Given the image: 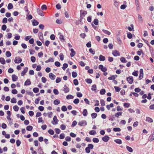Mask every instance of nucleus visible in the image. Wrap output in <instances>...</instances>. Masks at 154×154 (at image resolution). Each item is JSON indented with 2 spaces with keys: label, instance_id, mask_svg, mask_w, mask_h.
<instances>
[{
  "label": "nucleus",
  "instance_id": "nucleus-39",
  "mask_svg": "<svg viewBox=\"0 0 154 154\" xmlns=\"http://www.w3.org/2000/svg\"><path fill=\"white\" fill-rule=\"evenodd\" d=\"M5 55L7 57H9L11 56V54L9 51H7L6 52Z\"/></svg>",
  "mask_w": 154,
  "mask_h": 154
},
{
  "label": "nucleus",
  "instance_id": "nucleus-53",
  "mask_svg": "<svg viewBox=\"0 0 154 154\" xmlns=\"http://www.w3.org/2000/svg\"><path fill=\"white\" fill-rule=\"evenodd\" d=\"M61 110L64 112L66 111L67 110V108L65 106H63L61 107Z\"/></svg>",
  "mask_w": 154,
  "mask_h": 154
},
{
  "label": "nucleus",
  "instance_id": "nucleus-16",
  "mask_svg": "<svg viewBox=\"0 0 154 154\" xmlns=\"http://www.w3.org/2000/svg\"><path fill=\"white\" fill-rule=\"evenodd\" d=\"M105 57L104 56H103L101 54L100 55L99 58V60L100 61H104L105 60Z\"/></svg>",
  "mask_w": 154,
  "mask_h": 154
},
{
  "label": "nucleus",
  "instance_id": "nucleus-36",
  "mask_svg": "<svg viewBox=\"0 0 154 154\" xmlns=\"http://www.w3.org/2000/svg\"><path fill=\"white\" fill-rule=\"evenodd\" d=\"M33 129V127L32 126H28L26 127V129L27 131H30L32 130Z\"/></svg>",
  "mask_w": 154,
  "mask_h": 154
},
{
  "label": "nucleus",
  "instance_id": "nucleus-40",
  "mask_svg": "<svg viewBox=\"0 0 154 154\" xmlns=\"http://www.w3.org/2000/svg\"><path fill=\"white\" fill-rule=\"evenodd\" d=\"M72 77L75 78L77 76V73L76 72L73 71L72 73Z\"/></svg>",
  "mask_w": 154,
  "mask_h": 154
},
{
  "label": "nucleus",
  "instance_id": "nucleus-51",
  "mask_svg": "<svg viewBox=\"0 0 154 154\" xmlns=\"http://www.w3.org/2000/svg\"><path fill=\"white\" fill-rule=\"evenodd\" d=\"M73 83L75 85L77 86L78 85L79 82L77 79H74L73 80Z\"/></svg>",
  "mask_w": 154,
  "mask_h": 154
},
{
  "label": "nucleus",
  "instance_id": "nucleus-32",
  "mask_svg": "<svg viewBox=\"0 0 154 154\" xmlns=\"http://www.w3.org/2000/svg\"><path fill=\"white\" fill-rule=\"evenodd\" d=\"M60 101L58 99H56L54 100V103L55 105H57L60 103Z\"/></svg>",
  "mask_w": 154,
  "mask_h": 154
},
{
  "label": "nucleus",
  "instance_id": "nucleus-12",
  "mask_svg": "<svg viewBox=\"0 0 154 154\" xmlns=\"http://www.w3.org/2000/svg\"><path fill=\"white\" fill-rule=\"evenodd\" d=\"M80 15H82L83 17H85V15L87 14V12L86 11L81 10L80 11Z\"/></svg>",
  "mask_w": 154,
  "mask_h": 154
},
{
  "label": "nucleus",
  "instance_id": "nucleus-21",
  "mask_svg": "<svg viewBox=\"0 0 154 154\" xmlns=\"http://www.w3.org/2000/svg\"><path fill=\"white\" fill-rule=\"evenodd\" d=\"M143 54V56L142 57H143L144 55V53H143V51L142 49H140V51H138L137 52V54L139 56H140L141 55V54Z\"/></svg>",
  "mask_w": 154,
  "mask_h": 154
},
{
  "label": "nucleus",
  "instance_id": "nucleus-50",
  "mask_svg": "<svg viewBox=\"0 0 154 154\" xmlns=\"http://www.w3.org/2000/svg\"><path fill=\"white\" fill-rule=\"evenodd\" d=\"M92 141L94 143H97L99 142V140L98 138H94L93 139Z\"/></svg>",
  "mask_w": 154,
  "mask_h": 154
},
{
  "label": "nucleus",
  "instance_id": "nucleus-41",
  "mask_svg": "<svg viewBox=\"0 0 154 154\" xmlns=\"http://www.w3.org/2000/svg\"><path fill=\"white\" fill-rule=\"evenodd\" d=\"M74 98V96L71 94L68 95L66 96V99L69 100V99H72Z\"/></svg>",
  "mask_w": 154,
  "mask_h": 154
},
{
  "label": "nucleus",
  "instance_id": "nucleus-27",
  "mask_svg": "<svg viewBox=\"0 0 154 154\" xmlns=\"http://www.w3.org/2000/svg\"><path fill=\"white\" fill-rule=\"evenodd\" d=\"M146 121L150 123L153 122V120L151 118L149 117H146Z\"/></svg>",
  "mask_w": 154,
  "mask_h": 154
},
{
  "label": "nucleus",
  "instance_id": "nucleus-17",
  "mask_svg": "<svg viewBox=\"0 0 154 154\" xmlns=\"http://www.w3.org/2000/svg\"><path fill=\"white\" fill-rule=\"evenodd\" d=\"M58 35H60V36L59 37V39L61 41H62V40L63 41H65V39H64V36L61 34V33L60 32H59Z\"/></svg>",
  "mask_w": 154,
  "mask_h": 154
},
{
  "label": "nucleus",
  "instance_id": "nucleus-33",
  "mask_svg": "<svg viewBox=\"0 0 154 154\" xmlns=\"http://www.w3.org/2000/svg\"><path fill=\"white\" fill-rule=\"evenodd\" d=\"M102 31L104 33L108 35H110L111 34L110 32L108 30H106L104 29H103Z\"/></svg>",
  "mask_w": 154,
  "mask_h": 154
},
{
  "label": "nucleus",
  "instance_id": "nucleus-52",
  "mask_svg": "<svg viewBox=\"0 0 154 154\" xmlns=\"http://www.w3.org/2000/svg\"><path fill=\"white\" fill-rule=\"evenodd\" d=\"M65 137V135L64 133L61 134L60 135L59 138L61 139H63Z\"/></svg>",
  "mask_w": 154,
  "mask_h": 154
},
{
  "label": "nucleus",
  "instance_id": "nucleus-6",
  "mask_svg": "<svg viewBox=\"0 0 154 154\" xmlns=\"http://www.w3.org/2000/svg\"><path fill=\"white\" fill-rule=\"evenodd\" d=\"M87 125V122L85 120H82L78 123V125L80 126H86Z\"/></svg>",
  "mask_w": 154,
  "mask_h": 154
},
{
  "label": "nucleus",
  "instance_id": "nucleus-34",
  "mask_svg": "<svg viewBox=\"0 0 154 154\" xmlns=\"http://www.w3.org/2000/svg\"><path fill=\"white\" fill-rule=\"evenodd\" d=\"M54 58L53 59L51 57H50L49 58V59L45 61V63H48L49 62H54Z\"/></svg>",
  "mask_w": 154,
  "mask_h": 154
},
{
  "label": "nucleus",
  "instance_id": "nucleus-57",
  "mask_svg": "<svg viewBox=\"0 0 154 154\" xmlns=\"http://www.w3.org/2000/svg\"><path fill=\"white\" fill-rule=\"evenodd\" d=\"M16 143L17 146L18 147L20 145L21 143V142L18 139L17 140Z\"/></svg>",
  "mask_w": 154,
  "mask_h": 154
},
{
  "label": "nucleus",
  "instance_id": "nucleus-64",
  "mask_svg": "<svg viewBox=\"0 0 154 154\" xmlns=\"http://www.w3.org/2000/svg\"><path fill=\"white\" fill-rule=\"evenodd\" d=\"M60 60L62 61L63 60L64 58V56L63 55V54L62 53H61L60 54Z\"/></svg>",
  "mask_w": 154,
  "mask_h": 154
},
{
  "label": "nucleus",
  "instance_id": "nucleus-30",
  "mask_svg": "<svg viewBox=\"0 0 154 154\" xmlns=\"http://www.w3.org/2000/svg\"><path fill=\"white\" fill-rule=\"evenodd\" d=\"M85 82L88 84H91L92 82V79H87L85 80Z\"/></svg>",
  "mask_w": 154,
  "mask_h": 154
},
{
  "label": "nucleus",
  "instance_id": "nucleus-15",
  "mask_svg": "<svg viewBox=\"0 0 154 154\" xmlns=\"http://www.w3.org/2000/svg\"><path fill=\"white\" fill-rule=\"evenodd\" d=\"M97 89V86L95 84L91 86V90L92 91H95V92H97V91H96Z\"/></svg>",
  "mask_w": 154,
  "mask_h": 154
},
{
  "label": "nucleus",
  "instance_id": "nucleus-35",
  "mask_svg": "<svg viewBox=\"0 0 154 154\" xmlns=\"http://www.w3.org/2000/svg\"><path fill=\"white\" fill-rule=\"evenodd\" d=\"M89 134L91 135H94L96 134V131L95 130H91L89 132Z\"/></svg>",
  "mask_w": 154,
  "mask_h": 154
},
{
  "label": "nucleus",
  "instance_id": "nucleus-24",
  "mask_svg": "<svg viewBox=\"0 0 154 154\" xmlns=\"http://www.w3.org/2000/svg\"><path fill=\"white\" fill-rule=\"evenodd\" d=\"M122 112H118L115 114V116L117 118H118L119 116L122 115Z\"/></svg>",
  "mask_w": 154,
  "mask_h": 154
},
{
  "label": "nucleus",
  "instance_id": "nucleus-10",
  "mask_svg": "<svg viewBox=\"0 0 154 154\" xmlns=\"http://www.w3.org/2000/svg\"><path fill=\"white\" fill-rule=\"evenodd\" d=\"M70 50L71 51L70 53V56L71 57H73L76 54L73 48L71 49Z\"/></svg>",
  "mask_w": 154,
  "mask_h": 154
},
{
  "label": "nucleus",
  "instance_id": "nucleus-8",
  "mask_svg": "<svg viewBox=\"0 0 154 154\" xmlns=\"http://www.w3.org/2000/svg\"><path fill=\"white\" fill-rule=\"evenodd\" d=\"M49 78L52 80H54L56 78V75L52 73H50L49 74Z\"/></svg>",
  "mask_w": 154,
  "mask_h": 154
},
{
  "label": "nucleus",
  "instance_id": "nucleus-62",
  "mask_svg": "<svg viewBox=\"0 0 154 154\" xmlns=\"http://www.w3.org/2000/svg\"><path fill=\"white\" fill-rule=\"evenodd\" d=\"M87 147L90 149H91L93 148L94 145L92 144H89L88 145Z\"/></svg>",
  "mask_w": 154,
  "mask_h": 154
},
{
  "label": "nucleus",
  "instance_id": "nucleus-43",
  "mask_svg": "<svg viewBox=\"0 0 154 154\" xmlns=\"http://www.w3.org/2000/svg\"><path fill=\"white\" fill-rule=\"evenodd\" d=\"M138 19L139 21H140L141 23H142L143 22V19L141 15L139 14H138Z\"/></svg>",
  "mask_w": 154,
  "mask_h": 154
},
{
  "label": "nucleus",
  "instance_id": "nucleus-45",
  "mask_svg": "<svg viewBox=\"0 0 154 154\" xmlns=\"http://www.w3.org/2000/svg\"><path fill=\"white\" fill-rule=\"evenodd\" d=\"M91 116L92 119H95L97 117V114L96 113H93L91 114Z\"/></svg>",
  "mask_w": 154,
  "mask_h": 154
},
{
  "label": "nucleus",
  "instance_id": "nucleus-42",
  "mask_svg": "<svg viewBox=\"0 0 154 154\" xmlns=\"http://www.w3.org/2000/svg\"><path fill=\"white\" fill-rule=\"evenodd\" d=\"M113 130L115 132H119L121 131V129L119 128H113Z\"/></svg>",
  "mask_w": 154,
  "mask_h": 154
},
{
  "label": "nucleus",
  "instance_id": "nucleus-14",
  "mask_svg": "<svg viewBox=\"0 0 154 154\" xmlns=\"http://www.w3.org/2000/svg\"><path fill=\"white\" fill-rule=\"evenodd\" d=\"M31 82L29 79H27L26 80L25 82L24 85H31Z\"/></svg>",
  "mask_w": 154,
  "mask_h": 154
},
{
  "label": "nucleus",
  "instance_id": "nucleus-11",
  "mask_svg": "<svg viewBox=\"0 0 154 154\" xmlns=\"http://www.w3.org/2000/svg\"><path fill=\"white\" fill-rule=\"evenodd\" d=\"M12 80L13 82L16 81L18 79V77L15 74H13L12 75Z\"/></svg>",
  "mask_w": 154,
  "mask_h": 154
},
{
  "label": "nucleus",
  "instance_id": "nucleus-37",
  "mask_svg": "<svg viewBox=\"0 0 154 154\" xmlns=\"http://www.w3.org/2000/svg\"><path fill=\"white\" fill-rule=\"evenodd\" d=\"M68 65L66 63H64L63 64L62 68L63 70H65L68 67Z\"/></svg>",
  "mask_w": 154,
  "mask_h": 154
},
{
  "label": "nucleus",
  "instance_id": "nucleus-31",
  "mask_svg": "<svg viewBox=\"0 0 154 154\" xmlns=\"http://www.w3.org/2000/svg\"><path fill=\"white\" fill-rule=\"evenodd\" d=\"M120 61L122 63H126L127 62V60L125 58L123 57H122L120 59Z\"/></svg>",
  "mask_w": 154,
  "mask_h": 154
},
{
  "label": "nucleus",
  "instance_id": "nucleus-60",
  "mask_svg": "<svg viewBox=\"0 0 154 154\" xmlns=\"http://www.w3.org/2000/svg\"><path fill=\"white\" fill-rule=\"evenodd\" d=\"M127 5L125 4H123L120 6V8L121 9L124 10L127 7Z\"/></svg>",
  "mask_w": 154,
  "mask_h": 154
},
{
  "label": "nucleus",
  "instance_id": "nucleus-54",
  "mask_svg": "<svg viewBox=\"0 0 154 154\" xmlns=\"http://www.w3.org/2000/svg\"><path fill=\"white\" fill-rule=\"evenodd\" d=\"M114 88L115 89V91L116 92H119L121 90V88L117 86H114Z\"/></svg>",
  "mask_w": 154,
  "mask_h": 154
},
{
  "label": "nucleus",
  "instance_id": "nucleus-26",
  "mask_svg": "<svg viewBox=\"0 0 154 154\" xmlns=\"http://www.w3.org/2000/svg\"><path fill=\"white\" fill-rule=\"evenodd\" d=\"M127 36L128 38L130 39L132 38L133 37L131 33L128 32L127 33Z\"/></svg>",
  "mask_w": 154,
  "mask_h": 154
},
{
  "label": "nucleus",
  "instance_id": "nucleus-28",
  "mask_svg": "<svg viewBox=\"0 0 154 154\" xmlns=\"http://www.w3.org/2000/svg\"><path fill=\"white\" fill-rule=\"evenodd\" d=\"M126 149L128 151L130 152H132L133 151V149L132 148L128 146H127L126 147Z\"/></svg>",
  "mask_w": 154,
  "mask_h": 154
},
{
  "label": "nucleus",
  "instance_id": "nucleus-63",
  "mask_svg": "<svg viewBox=\"0 0 154 154\" xmlns=\"http://www.w3.org/2000/svg\"><path fill=\"white\" fill-rule=\"evenodd\" d=\"M130 106V104L128 103H125L124 104V106L125 108H128Z\"/></svg>",
  "mask_w": 154,
  "mask_h": 154
},
{
  "label": "nucleus",
  "instance_id": "nucleus-61",
  "mask_svg": "<svg viewBox=\"0 0 154 154\" xmlns=\"http://www.w3.org/2000/svg\"><path fill=\"white\" fill-rule=\"evenodd\" d=\"M48 133L51 135H53L54 134V131L51 129H49L48 131Z\"/></svg>",
  "mask_w": 154,
  "mask_h": 154
},
{
  "label": "nucleus",
  "instance_id": "nucleus-55",
  "mask_svg": "<svg viewBox=\"0 0 154 154\" xmlns=\"http://www.w3.org/2000/svg\"><path fill=\"white\" fill-rule=\"evenodd\" d=\"M30 60L32 63H34L35 62L36 58L35 57L32 56L31 57Z\"/></svg>",
  "mask_w": 154,
  "mask_h": 154
},
{
  "label": "nucleus",
  "instance_id": "nucleus-47",
  "mask_svg": "<svg viewBox=\"0 0 154 154\" xmlns=\"http://www.w3.org/2000/svg\"><path fill=\"white\" fill-rule=\"evenodd\" d=\"M106 93V90L104 89H102L100 91V94L101 95H103Z\"/></svg>",
  "mask_w": 154,
  "mask_h": 154
},
{
  "label": "nucleus",
  "instance_id": "nucleus-46",
  "mask_svg": "<svg viewBox=\"0 0 154 154\" xmlns=\"http://www.w3.org/2000/svg\"><path fill=\"white\" fill-rule=\"evenodd\" d=\"M79 100L78 98L75 99L73 101V103L75 104H78L79 103Z\"/></svg>",
  "mask_w": 154,
  "mask_h": 154
},
{
  "label": "nucleus",
  "instance_id": "nucleus-1",
  "mask_svg": "<svg viewBox=\"0 0 154 154\" xmlns=\"http://www.w3.org/2000/svg\"><path fill=\"white\" fill-rule=\"evenodd\" d=\"M126 80L130 84H132L134 81L133 78L132 76H130L126 78Z\"/></svg>",
  "mask_w": 154,
  "mask_h": 154
},
{
  "label": "nucleus",
  "instance_id": "nucleus-49",
  "mask_svg": "<svg viewBox=\"0 0 154 154\" xmlns=\"http://www.w3.org/2000/svg\"><path fill=\"white\" fill-rule=\"evenodd\" d=\"M29 14V13H28L27 15V17H26V18L29 20H30L32 19V16L31 14Z\"/></svg>",
  "mask_w": 154,
  "mask_h": 154
},
{
  "label": "nucleus",
  "instance_id": "nucleus-56",
  "mask_svg": "<svg viewBox=\"0 0 154 154\" xmlns=\"http://www.w3.org/2000/svg\"><path fill=\"white\" fill-rule=\"evenodd\" d=\"M138 71H134L132 73V75L135 76H137L138 75Z\"/></svg>",
  "mask_w": 154,
  "mask_h": 154
},
{
  "label": "nucleus",
  "instance_id": "nucleus-13",
  "mask_svg": "<svg viewBox=\"0 0 154 154\" xmlns=\"http://www.w3.org/2000/svg\"><path fill=\"white\" fill-rule=\"evenodd\" d=\"M39 24V22L36 20L34 19L32 22V24L33 26H36Z\"/></svg>",
  "mask_w": 154,
  "mask_h": 154
},
{
  "label": "nucleus",
  "instance_id": "nucleus-4",
  "mask_svg": "<svg viewBox=\"0 0 154 154\" xmlns=\"http://www.w3.org/2000/svg\"><path fill=\"white\" fill-rule=\"evenodd\" d=\"M110 137L107 135H106L102 138V140L104 142H107L109 140Z\"/></svg>",
  "mask_w": 154,
  "mask_h": 154
},
{
  "label": "nucleus",
  "instance_id": "nucleus-18",
  "mask_svg": "<svg viewBox=\"0 0 154 154\" xmlns=\"http://www.w3.org/2000/svg\"><path fill=\"white\" fill-rule=\"evenodd\" d=\"M130 26L131 27L128 26V30L130 31H134V26L133 24H131L130 25Z\"/></svg>",
  "mask_w": 154,
  "mask_h": 154
},
{
  "label": "nucleus",
  "instance_id": "nucleus-3",
  "mask_svg": "<svg viewBox=\"0 0 154 154\" xmlns=\"http://www.w3.org/2000/svg\"><path fill=\"white\" fill-rule=\"evenodd\" d=\"M53 120L54 122V123L52 121L51 122V123L54 125H57L58 123V122L59 121L57 119V116H54L53 118Z\"/></svg>",
  "mask_w": 154,
  "mask_h": 154
},
{
  "label": "nucleus",
  "instance_id": "nucleus-20",
  "mask_svg": "<svg viewBox=\"0 0 154 154\" xmlns=\"http://www.w3.org/2000/svg\"><path fill=\"white\" fill-rule=\"evenodd\" d=\"M0 62L2 64H5L6 63L5 60L3 57L0 58Z\"/></svg>",
  "mask_w": 154,
  "mask_h": 154
},
{
  "label": "nucleus",
  "instance_id": "nucleus-19",
  "mask_svg": "<svg viewBox=\"0 0 154 154\" xmlns=\"http://www.w3.org/2000/svg\"><path fill=\"white\" fill-rule=\"evenodd\" d=\"M117 36V39L118 41V42L119 43V44H122V41L121 40L119 36V34H117L116 35Z\"/></svg>",
  "mask_w": 154,
  "mask_h": 154
},
{
  "label": "nucleus",
  "instance_id": "nucleus-38",
  "mask_svg": "<svg viewBox=\"0 0 154 154\" xmlns=\"http://www.w3.org/2000/svg\"><path fill=\"white\" fill-rule=\"evenodd\" d=\"M11 102L12 103H16L17 102V99L15 97H13L11 98Z\"/></svg>",
  "mask_w": 154,
  "mask_h": 154
},
{
  "label": "nucleus",
  "instance_id": "nucleus-58",
  "mask_svg": "<svg viewBox=\"0 0 154 154\" xmlns=\"http://www.w3.org/2000/svg\"><path fill=\"white\" fill-rule=\"evenodd\" d=\"M54 65L55 66H57V67H60V66L61 64L60 62L58 61H56L54 63Z\"/></svg>",
  "mask_w": 154,
  "mask_h": 154
},
{
  "label": "nucleus",
  "instance_id": "nucleus-5",
  "mask_svg": "<svg viewBox=\"0 0 154 154\" xmlns=\"http://www.w3.org/2000/svg\"><path fill=\"white\" fill-rule=\"evenodd\" d=\"M112 54L115 57L120 56V55L119 52L116 50L112 51Z\"/></svg>",
  "mask_w": 154,
  "mask_h": 154
},
{
  "label": "nucleus",
  "instance_id": "nucleus-23",
  "mask_svg": "<svg viewBox=\"0 0 154 154\" xmlns=\"http://www.w3.org/2000/svg\"><path fill=\"white\" fill-rule=\"evenodd\" d=\"M13 8V4L11 3H9L8 4V9L9 10L12 9Z\"/></svg>",
  "mask_w": 154,
  "mask_h": 154
},
{
  "label": "nucleus",
  "instance_id": "nucleus-9",
  "mask_svg": "<svg viewBox=\"0 0 154 154\" xmlns=\"http://www.w3.org/2000/svg\"><path fill=\"white\" fill-rule=\"evenodd\" d=\"M37 12L38 14L42 17L44 16L43 12L39 8H38L37 9Z\"/></svg>",
  "mask_w": 154,
  "mask_h": 154
},
{
  "label": "nucleus",
  "instance_id": "nucleus-29",
  "mask_svg": "<svg viewBox=\"0 0 154 154\" xmlns=\"http://www.w3.org/2000/svg\"><path fill=\"white\" fill-rule=\"evenodd\" d=\"M38 36L40 40H41L42 38V39H43V34L42 32H39L38 33Z\"/></svg>",
  "mask_w": 154,
  "mask_h": 154
},
{
  "label": "nucleus",
  "instance_id": "nucleus-22",
  "mask_svg": "<svg viewBox=\"0 0 154 154\" xmlns=\"http://www.w3.org/2000/svg\"><path fill=\"white\" fill-rule=\"evenodd\" d=\"M114 142L119 144H120L122 143V141L121 139H117L114 140Z\"/></svg>",
  "mask_w": 154,
  "mask_h": 154
},
{
  "label": "nucleus",
  "instance_id": "nucleus-59",
  "mask_svg": "<svg viewBox=\"0 0 154 154\" xmlns=\"http://www.w3.org/2000/svg\"><path fill=\"white\" fill-rule=\"evenodd\" d=\"M14 110L15 111H17L19 110V107L17 105H15L13 107Z\"/></svg>",
  "mask_w": 154,
  "mask_h": 154
},
{
  "label": "nucleus",
  "instance_id": "nucleus-2",
  "mask_svg": "<svg viewBox=\"0 0 154 154\" xmlns=\"http://www.w3.org/2000/svg\"><path fill=\"white\" fill-rule=\"evenodd\" d=\"M22 61V59L20 57H16L15 58L14 61L15 63H19Z\"/></svg>",
  "mask_w": 154,
  "mask_h": 154
},
{
  "label": "nucleus",
  "instance_id": "nucleus-48",
  "mask_svg": "<svg viewBox=\"0 0 154 154\" xmlns=\"http://www.w3.org/2000/svg\"><path fill=\"white\" fill-rule=\"evenodd\" d=\"M99 21L97 19H95L93 21L94 23L96 25H97L98 24Z\"/></svg>",
  "mask_w": 154,
  "mask_h": 154
},
{
  "label": "nucleus",
  "instance_id": "nucleus-44",
  "mask_svg": "<svg viewBox=\"0 0 154 154\" xmlns=\"http://www.w3.org/2000/svg\"><path fill=\"white\" fill-rule=\"evenodd\" d=\"M33 91L35 93H37L39 91V89L38 88H34L33 89Z\"/></svg>",
  "mask_w": 154,
  "mask_h": 154
},
{
  "label": "nucleus",
  "instance_id": "nucleus-7",
  "mask_svg": "<svg viewBox=\"0 0 154 154\" xmlns=\"http://www.w3.org/2000/svg\"><path fill=\"white\" fill-rule=\"evenodd\" d=\"M28 70V68L27 67H25L23 71L21 73V75L22 76H24L25 74L27 72Z\"/></svg>",
  "mask_w": 154,
  "mask_h": 154
},
{
  "label": "nucleus",
  "instance_id": "nucleus-25",
  "mask_svg": "<svg viewBox=\"0 0 154 154\" xmlns=\"http://www.w3.org/2000/svg\"><path fill=\"white\" fill-rule=\"evenodd\" d=\"M88 114V111L86 109H84L82 112V114L84 116H86Z\"/></svg>",
  "mask_w": 154,
  "mask_h": 154
}]
</instances>
